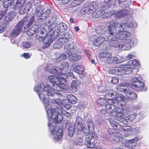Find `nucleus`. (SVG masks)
Returning a JSON list of instances; mask_svg holds the SVG:
<instances>
[{
    "label": "nucleus",
    "mask_w": 149,
    "mask_h": 149,
    "mask_svg": "<svg viewBox=\"0 0 149 149\" xmlns=\"http://www.w3.org/2000/svg\"><path fill=\"white\" fill-rule=\"evenodd\" d=\"M62 103V101L59 99L53 100L52 101V104H50L49 111H46L48 117L51 116V120L49 118L48 126L52 134H54L55 132L54 128L56 126L55 124L60 123L62 120L63 118L62 115L67 117L70 115V113L63 109Z\"/></svg>",
    "instance_id": "1"
},
{
    "label": "nucleus",
    "mask_w": 149,
    "mask_h": 149,
    "mask_svg": "<svg viewBox=\"0 0 149 149\" xmlns=\"http://www.w3.org/2000/svg\"><path fill=\"white\" fill-rule=\"evenodd\" d=\"M117 100L108 99L107 104L105 106L107 113L112 116L118 115L123 116V112L124 108L126 105L124 100V97L122 95L118 97Z\"/></svg>",
    "instance_id": "2"
},
{
    "label": "nucleus",
    "mask_w": 149,
    "mask_h": 149,
    "mask_svg": "<svg viewBox=\"0 0 149 149\" xmlns=\"http://www.w3.org/2000/svg\"><path fill=\"white\" fill-rule=\"evenodd\" d=\"M49 81L52 83V86L49 85L45 86L44 90L46 91L47 95L53 96L55 94H58L56 91H62L60 81H59L58 76L56 77L54 75H50L48 77Z\"/></svg>",
    "instance_id": "3"
},
{
    "label": "nucleus",
    "mask_w": 149,
    "mask_h": 149,
    "mask_svg": "<svg viewBox=\"0 0 149 149\" xmlns=\"http://www.w3.org/2000/svg\"><path fill=\"white\" fill-rule=\"evenodd\" d=\"M133 26V23L130 21H127L124 23H119L116 20H114L111 22L108 27V33L113 35L117 31H120L121 30L127 29V28L132 27Z\"/></svg>",
    "instance_id": "4"
},
{
    "label": "nucleus",
    "mask_w": 149,
    "mask_h": 149,
    "mask_svg": "<svg viewBox=\"0 0 149 149\" xmlns=\"http://www.w3.org/2000/svg\"><path fill=\"white\" fill-rule=\"evenodd\" d=\"M44 85L42 83L39 85L36 86L34 88V90L38 93L40 99L42 100V102L44 104L45 110L46 111H48L50 107V102L49 99H47L45 97L47 94V91L44 90Z\"/></svg>",
    "instance_id": "5"
},
{
    "label": "nucleus",
    "mask_w": 149,
    "mask_h": 149,
    "mask_svg": "<svg viewBox=\"0 0 149 149\" xmlns=\"http://www.w3.org/2000/svg\"><path fill=\"white\" fill-rule=\"evenodd\" d=\"M3 3L4 8L10 7L14 10L19 9L23 5L22 0H4Z\"/></svg>",
    "instance_id": "6"
},
{
    "label": "nucleus",
    "mask_w": 149,
    "mask_h": 149,
    "mask_svg": "<svg viewBox=\"0 0 149 149\" xmlns=\"http://www.w3.org/2000/svg\"><path fill=\"white\" fill-rule=\"evenodd\" d=\"M120 38V37L117 35L112 36H109L105 39H106V41H109L108 43L110 46L121 49L123 47L124 44L118 42V40Z\"/></svg>",
    "instance_id": "7"
},
{
    "label": "nucleus",
    "mask_w": 149,
    "mask_h": 149,
    "mask_svg": "<svg viewBox=\"0 0 149 149\" xmlns=\"http://www.w3.org/2000/svg\"><path fill=\"white\" fill-rule=\"evenodd\" d=\"M43 9L42 6L38 7L36 10L35 14L31 15V17L34 20L35 23L40 24L42 23L44 20L43 15Z\"/></svg>",
    "instance_id": "8"
},
{
    "label": "nucleus",
    "mask_w": 149,
    "mask_h": 149,
    "mask_svg": "<svg viewBox=\"0 0 149 149\" xmlns=\"http://www.w3.org/2000/svg\"><path fill=\"white\" fill-rule=\"evenodd\" d=\"M34 19H33L30 15L27 17L24 18L20 21L24 29H27L31 25L33 22Z\"/></svg>",
    "instance_id": "9"
},
{
    "label": "nucleus",
    "mask_w": 149,
    "mask_h": 149,
    "mask_svg": "<svg viewBox=\"0 0 149 149\" xmlns=\"http://www.w3.org/2000/svg\"><path fill=\"white\" fill-rule=\"evenodd\" d=\"M63 72H64L61 71V73H59V74L58 75L59 80L60 81V85L61 86L62 91L66 87V79L68 78L67 72H65V73H63Z\"/></svg>",
    "instance_id": "10"
},
{
    "label": "nucleus",
    "mask_w": 149,
    "mask_h": 149,
    "mask_svg": "<svg viewBox=\"0 0 149 149\" xmlns=\"http://www.w3.org/2000/svg\"><path fill=\"white\" fill-rule=\"evenodd\" d=\"M23 27L19 22L15 26V28L12 31L11 35L13 36H16L19 35L22 32Z\"/></svg>",
    "instance_id": "11"
},
{
    "label": "nucleus",
    "mask_w": 149,
    "mask_h": 149,
    "mask_svg": "<svg viewBox=\"0 0 149 149\" xmlns=\"http://www.w3.org/2000/svg\"><path fill=\"white\" fill-rule=\"evenodd\" d=\"M131 88L137 91H141L144 87V83L141 81L132 83L130 85Z\"/></svg>",
    "instance_id": "12"
},
{
    "label": "nucleus",
    "mask_w": 149,
    "mask_h": 149,
    "mask_svg": "<svg viewBox=\"0 0 149 149\" xmlns=\"http://www.w3.org/2000/svg\"><path fill=\"white\" fill-rule=\"evenodd\" d=\"M93 6L89 4L86 6L82 7L80 11V13L82 15H84L86 13L89 14L93 12Z\"/></svg>",
    "instance_id": "13"
},
{
    "label": "nucleus",
    "mask_w": 149,
    "mask_h": 149,
    "mask_svg": "<svg viewBox=\"0 0 149 149\" xmlns=\"http://www.w3.org/2000/svg\"><path fill=\"white\" fill-rule=\"evenodd\" d=\"M46 33L44 28L39 29L37 32L36 38L39 41L42 40L44 35H46Z\"/></svg>",
    "instance_id": "14"
},
{
    "label": "nucleus",
    "mask_w": 149,
    "mask_h": 149,
    "mask_svg": "<svg viewBox=\"0 0 149 149\" xmlns=\"http://www.w3.org/2000/svg\"><path fill=\"white\" fill-rule=\"evenodd\" d=\"M53 38H52L51 36L47 35L45 37H44L42 40L43 43L45 44V47L47 48L49 46L53 41Z\"/></svg>",
    "instance_id": "15"
},
{
    "label": "nucleus",
    "mask_w": 149,
    "mask_h": 149,
    "mask_svg": "<svg viewBox=\"0 0 149 149\" xmlns=\"http://www.w3.org/2000/svg\"><path fill=\"white\" fill-rule=\"evenodd\" d=\"M31 4L30 3H27L24 8H23L22 6L19 9V13L20 14L26 13L27 14L31 9Z\"/></svg>",
    "instance_id": "16"
},
{
    "label": "nucleus",
    "mask_w": 149,
    "mask_h": 149,
    "mask_svg": "<svg viewBox=\"0 0 149 149\" xmlns=\"http://www.w3.org/2000/svg\"><path fill=\"white\" fill-rule=\"evenodd\" d=\"M39 29L38 25H33L28 29L26 32V34L29 36H31L37 32Z\"/></svg>",
    "instance_id": "17"
},
{
    "label": "nucleus",
    "mask_w": 149,
    "mask_h": 149,
    "mask_svg": "<svg viewBox=\"0 0 149 149\" xmlns=\"http://www.w3.org/2000/svg\"><path fill=\"white\" fill-rule=\"evenodd\" d=\"M129 11L127 10L121 9L115 13V17L118 18L123 17L129 13Z\"/></svg>",
    "instance_id": "18"
},
{
    "label": "nucleus",
    "mask_w": 149,
    "mask_h": 149,
    "mask_svg": "<svg viewBox=\"0 0 149 149\" xmlns=\"http://www.w3.org/2000/svg\"><path fill=\"white\" fill-rule=\"evenodd\" d=\"M75 123L73 122H70L69 124L68 128V134L70 136H72L75 131Z\"/></svg>",
    "instance_id": "19"
},
{
    "label": "nucleus",
    "mask_w": 149,
    "mask_h": 149,
    "mask_svg": "<svg viewBox=\"0 0 149 149\" xmlns=\"http://www.w3.org/2000/svg\"><path fill=\"white\" fill-rule=\"evenodd\" d=\"M105 13V11L102 10L100 8L95 9L94 11V18H98L100 17Z\"/></svg>",
    "instance_id": "20"
},
{
    "label": "nucleus",
    "mask_w": 149,
    "mask_h": 149,
    "mask_svg": "<svg viewBox=\"0 0 149 149\" xmlns=\"http://www.w3.org/2000/svg\"><path fill=\"white\" fill-rule=\"evenodd\" d=\"M82 119L80 118H78L76 120V129L77 131H81L83 129V126L82 125Z\"/></svg>",
    "instance_id": "21"
},
{
    "label": "nucleus",
    "mask_w": 149,
    "mask_h": 149,
    "mask_svg": "<svg viewBox=\"0 0 149 149\" xmlns=\"http://www.w3.org/2000/svg\"><path fill=\"white\" fill-rule=\"evenodd\" d=\"M119 59L116 57H109L108 59L104 60V62L107 63L116 64L118 63Z\"/></svg>",
    "instance_id": "22"
},
{
    "label": "nucleus",
    "mask_w": 149,
    "mask_h": 149,
    "mask_svg": "<svg viewBox=\"0 0 149 149\" xmlns=\"http://www.w3.org/2000/svg\"><path fill=\"white\" fill-rule=\"evenodd\" d=\"M15 16V13L13 11H10L8 14H6L4 17V20L6 22L11 21Z\"/></svg>",
    "instance_id": "23"
},
{
    "label": "nucleus",
    "mask_w": 149,
    "mask_h": 149,
    "mask_svg": "<svg viewBox=\"0 0 149 149\" xmlns=\"http://www.w3.org/2000/svg\"><path fill=\"white\" fill-rule=\"evenodd\" d=\"M125 93L126 96L130 99L133 100L137 97L136 94L130 90H126Z\"/></svg>",
    "instance_id": "24"
},
{
    "label": "nucleus",
    "mask_w": 149,
    "mask_h": 149,
    "mask_svg": "<svg viewBox=\"0 0 149 149\" xmlns=\"http://www.w3.org/2000/svg\"><path fill=\"white\" fill-rule=\"evenodd\" d=\"M107 36L104 38L102 37H99L94 40V45L95 46H98L100 45L104 41V40L106 41V39Z\"/></svg>",
    "instance_id": "25"
},
{
    "label": "nucleus",
    "mask_w": 149,
    "mask_h": 149,
    "mask_svg": "<svg viewBox=\"0 0 149 149\" xmlns=\"http://www.w3.org/2000/svg\"><path fill=\"white\" fill-rule=\"evenodd\" d=\"M62 129H58L56 132V135L53 137L54 140L55 141H58L61 139L62 137Z\"/></svg>",
    "instance_id": "26"
},
{
    "label": "nucleus",
    "mask_w": 149,
    "mask_h": 149,
    "mask_svg": "<svg viewBox=\"0 0 149 149\" xmlns=\"http://www.w3.org/2000/svg\"><path fill=\"white\" fill-rule=\"evenodd\" d=\"M69 63L66 62H63L61 63V71L66 72L69 69Z\"/></svg>",
    "instance_id": "27"
},
{
    "label": "nucleus",
    "mask_w": 149,
    "mask_h": 149,
    "mask_svg": "<svg viewBox=\"0 0 149 149\" xmlns=\"http://www.w3.org/2000/svg\"><path fill=\"white\" fill-rule=\"evenodd\" d=\"M111 54L107 52H101L98 54V57L101 59H108L109 57H111Z\"/></svg>",
    "instance_id": "28"
},
{
    "label": "nucleus",
    "mask_w": 149,
    "mask_h": 149,
    "mask_svg": "<svg viewBox=\"0 0 149 149\" xmlns=\"http://www.w3.org/2000/svg\"><path fill=\"white\" fill-rule=\"evenodd\" d=\"M61 69L57 67H54L52 68L50 71L51 73L54 74L57 76L59 75V73H61Z\"/></svg>",
    "instance_id": "29"
},
{
    "label": "nucleus",
    "mask_w": 149,
    "mask_h": 149,
    "mask_svg": "<svg viewBox=\"0 0 149 149\" xmlns=\"http://www.w3.org/2000/svg\"><path fill=\"white\" fill-rule=\"evenodd\" d=\"M123 116H122L117 115L116 117H117L118 119V120L120 121V123L121 125L123 124L125 125H127L128 123L127 121V120L124 118V117H125V115L123 113Z\"/></svg>",
    "instance_id": "30"
},
{
    "label": "nucleus",
    "mask_w": 149,
    "mask_h": 149,
    "mask_svg": "<svg viewBox=\"0 0 149 149\" xmlns=\"http://www.w3.org/2000/svg\"><path fill=\"white\" fill-rule=\"evenodd\" d=\"M57 27L60 31L63 32L67 29L68 26L65 23L61 22L58 25Z\"/></svg>",
    "instance_id": "31"
},
{
    "label": "nucleus",
    "mask_w": 149,
    "mask_h": 149,
    "mask_svg": "<svg viewBox=\"0 0 149 149\" xmlns=\"http://www.w3.org/2000/svg\"><path fill=\"white\" fill-rule=\"evenodd\" d=\"M139 65L140 63L138 61L136 60H132V62L130 65V67H131V68H130V72H133V68H135L136 67V66Z\"/></svg>",
    "instance_id": "32"
},
{
    "label": "nucleus",
    "mask_w": 149,
    "mask_h": 149,
    "mask_svg": "<svg viewBox=\"0 0 149 149\" xmlns=\"http://www.w3.org/2000/svg\"><path fill=\"white\" fill-rule=\"evenodd\" d=\"M84 70V67L83 65H79L76 66L74 68V71L77 73L82 74Z\"/></svg>",
    "instance_id": "33"
},
{
    "label": "nucleus",
    "mask_w": 149,
    "mask_h": 149,
    "mask_svg": "<svg viewBox=\"0 0 149 149\" xmlns=\"http://www.w3.org/2000/svg\"><path fill=\"white\" fill-rule=\"evenodd\" d=\"M138 139L137 138L129 140L128 141L129 146L130 147H133L136 146L137 145L136 141H138Z\"/></svg>",
    "instance_id": "34"
},
{
    "label": "nucleus",
    "mask_w": 149,
    "mask_h": 149,
    "mask_svg": "<svg viewBox=\"0 0 149 149\" xmlns=\"http://www.w3.org/2000/svg\"><path fill=\"white\" fill-rule=\"evenodd\" d=\"M120 31V36L122 38L128 37L130 35V33L127 31L121 30Z\"/></svg>",
    "instance_id": "35"
},
{
    "label": "nucleus",
    "mask_w": 149,
    "mask_h": 149,
    "mask_svg": "<svg viewBox=\"0 0 149 149\" xmlns=\"http://www.w3.org/2000/svg\"><path fill=\"white\" fill-rule=\"evenodd\" d=\"M67 98L70 102L72 104L76 103L77 99L76 98L72 95H68L67 96Z\"/></svg>",
    "instance_id": "36"
},
{
    "label": "nucleus",
    "mask_w": 149,
    "mask_h": 149,
    "mask_svg": "<svg viewBox=\"0 0 149 149\" xmlns=\"http://www.w3.org/2000/svg\"><path fill=\"white\" fill-rule=\"evenodd\" d=\"M70 56H71L70 60H71L77 61L80 59L81 58V56L80 55L74 53H73V54L71 53V55Z\"/></svg>",
    "instance_id": "37"
},
{
    "label": "nucleus",
    "mask_w": 149,
    "mask_h": 149,
    "mask_svg": "<svg viewBox=\"0 0 149 149\" xmlns=\"http://www.w3.org/2000/svg\"><path fill=\"white\" fill-rule=\"evenodd\" d=\"M108 100H106L104 98H100L97 100V103L99 106L104 105L107 104Z\"/></svg>",
    "instance_id": "38"
},
{
    "label": "nucleus",
    "mask_w": 149,
    "mask_h": 149,
    "mask_svg": "<svg viewBox=\"0 0 149 149\" xmlns=\"http://www.w3.org/2000/svg\"><path fill=\"white\" fill-rule=\"evenodd\" d=\"M121 41L122 44H123L124 45V44H130L132 42V40L131 38L128 37L126 38H121Z\"/></svg>",
    "instance_id": "39"
},
{
    "label": "nucleus",
    "mask_w": 149,
    "mask_h": 149,
    "mask_svg": "<svg viewBox=\"0 0 149 149\" xmlns=\"http://www.w3.org/2000/svg\"><path fill=\"white\" fill-rule=\"evenodd\" d=\"M109 122L111 125L116 130L118 129V126L122 125L120 124L111 119L110 120Z\"/></svg>",
    "instance_id": "40"
},
{
    "label": "nucleus",
    "mask_w": 149,
    "mask_h": 149,
    "mask_svg": "<svg viewBox=\"0 0 149 149\" xmlns=\"http://www.w3.org/2000/svg\"><path fill=\"white\" fill-rule=\"evenodd\" d=\"M60 31L57 28L55 29L53 32L51 36L54 39H56L60 34Z\"/></svg>",
    "instance_id": "41"
},
{
    "label": "nucleus",
    "mask_w": 149,
    "mask_h": 149,
    "mask_svg": "<svg viewBox=\"0 0 149 149\" xmlns=\"http://www.w3.org/2000/svg\"><path fill=\"white\" fill-rule=\"evenodd\" d=\"M124 70V69H118L117 68H113L109 70L108 71V72L109 73L112 74H117V72H120L123 71Z\"/></svg>",
    "instance_id": "42"
},
{
    "label": "nucleus",
    "mask_w": 149,
    "mask_h": 149,
    "mask_svg": "<svg viewBox=\"0 0 149 149\" xmlns=\"http://www.w3.org/2000/svg\"><path fill=\"white\" fill-rule=\"evenodd\" d=\"M31 45V43L29 42L24 41L22 43V47L24 49H27L30 48Z\"/></svg>",
    "instance_id": "43"
},
{
    "label": "nucleus",
    "mask_w": 149,
    "mask_h": 149,
    "mask_svg": "<svg viewBox=\"0 0 149 149\" xmlns=\"http://www.w3.org/2000/svg\"><path fill=\"white\" fill-rule=\"evenodd\" d=\"M72 142L74 145H77L78 143H81L83 142L82 138L78 135L77 136V139L73 140Z\"/></svg>",
    "instance_id": "44"
},
{
    "label": "nucleus",
    "mask_w": 149,
    "mask_h": 149,
    "mask_svg": "<svg viewBox=\"0 0 149 149\" xmlns=\"http://www.w3.org/2000/svg\"><path fill=\"white\" fill-rule=\"evenodd\" d=\"M95 31L97 33L101 35L104 32V29L100 26H97L95 28Z\"/></svg>",
    "instance_id": "45"
},
{
    "label": "nucleus",
    "mask_w": 149,
    "mask_h": 149,
    "mask_svg": "<svg viewBox=\"0 0 149 149\" xmlns=\"http://www.w3.org/2000/svg\"><path fill=\"white\" fill-rule=\"evenodd\" d=\"M56 20L55 17H52L49 19L46 22L45 24L48 26L51 24H53L55 22Z\"/></svg>",
    "instance_id": "46"
},
{
    "label": "nucleus",
    "mask_w": 149,
    "mask_h": 149,
    "mask_svg": "<svg viewBox=\"0 0 149 149\" xmlns=\"http://www.w3.org/2000/svg\"><path fill=\"white\" fill-rule=\"evenodd\" d=\"M71 53L70 51L65 52L61 55L63 59L69 57L71 55Z\"/></svg>",
    "instance_id": "47"
},
{
    "label": "nucleus",
    "mask_w": 149,
    "mask_h": 149,
    "mask_svg": "<svg viewBox=\"0 0 149 149\" xmlns=\"http://www.w3.org/2000/svg\"><path fill=\"white\" fill-rule=\"evenodd\" d=\"M118 3L120 6L122 8H125L127 4L126 0H118Z\"/></svg>",
    "instance_id": "48"
},
{
    "label": "nucleus",
    "mask_w": 149,
    "mask_h": 149,
    "mask_svg": "<svg viewBox=\"0 0 149 149\" xmlns=\"http://www.w3.org/2000/svg\"><path fill=\"white\" fill-rule=\"evenodd\" d=\"M62 45L61 43L59 41L58 39L54 44L53 47L55 49H58L61 48L62 46Z\"/></svg>",
    "instance_id": "49"
},
{
    "label": "nucleus",
    "mask_w": 149,
    "mask_h": 149,
    "mask_svg": "<svg viewBox=\"0 0 149 149\" xmlns=\"http://www.w3.org/2000/svg\"><path fill=\"white\" fill-rule=\"evenodd\" d=\"M142 80V78L140 76L138 77V78L136 77H133L132 79V83H134L136 82H139L141 81Z\"/></svg>",
    "instance_id": "50"
},
{
    "label": "nucleus",
    "mask_w": 149,
    "mask_h": 149,
    "mask_svg": "<svg viewBox=\"0 0 149 149\" xmlns=\"http://www.w3.org/2000/svg\"><path fill=\"white\" fill-rule=\"evenodd\" d=\"M72 84L73 86L75 87L76 86H79L81 84V82L79 80L76 79V80H72Z\"/></svg>",
    "instance_id": "51"
},
{
    "label": "nucleus",
    "mask_w": 149,
    "mask_h": 149,
    "mask_svg": "<svg viewBox=\"0 0 149 149\" xmlns=\"http://www.w3.org/2000/svg\"><path fill=\"white\" fill-rule=\"evenodd\" d=\"M58 40H59V41L61 43L62 45H63V44L65 43L66 42H68L69 40L68 39L65 37L60 38L58 39Z\"/></svg>",
    "instance_id": "52"
},
{
    "label": "nucleus",
    "mask_w": 149,
    "mask_h": 149,
    "mask_svg": "<svg viewBox=\"0 0 149 149\" xmlns=\"http://www.w3.org/2000/svg\"><path fill=\"white\" fill-rule=\"evenodd\" d=\"M70 46L69 49L70 52H72L76 47V45L74 43H72L69 45Z\"/></svg>",
    "instance_id": "53"
},
{
    "label": "nucleus",
    "mask_w": 149,
    "mask_h": 149,
    "mask_svg": "<svg viewBox=\"0 0 149 149\" xmlns=\"http://www.w3.org/2000/svg\"><path fill=\"white\" fill-rule=\"evenodd\" d=\"M100 144L98 142L94 143V149H102L100 148Z\"/></svg>",
    "instance_id": "54"
},
{
    "label": "nucleus",
    "mask_w": 149,
    "mask_h": 149,
    "mask_svg": "<svg viewBox=\"0 0 149 149\" xmlns=\"http://www.w3.org/2000/svg\"><path fill=\"white\" fill-rule=\"evenodd\" d=\"M118 82V79L116 77H112L111 79V82L113 84H115Z\"/></svg>",
    "instance_id": "55"
},
{
    "label": "nucleus",
    "mask_w": 149,
    "mask_h": 149,
    "mask_svg": "<svg viewBox=\"0 0 149 149\" xmlns=\"http://www.w3.org/2000/svg\"><path fill=\"white\" fill-rule=\"evenodd\" d=\"M108 132L109 134L112 135L116 132V130L113 128H109L108 130Z\"/></svg>",
    "instance_id": "56"
},
{
    "label": "nucleus",
    "mask_w": 149,
    "mask_h": 149,
    "mask_svg": "<svg viewBox=\"0 0 149 149\" xmlns=\"http://www.w3.org/2000/svg\"><path fill=\"white\" fill-rule=\"evenodd\" d=\"M23 57L26 59L29 58L30 57V55L29 53H24L21 55Z\"/></svg>",
    "instance_id": "57"
},
{
    "label": "nucleus",
    "mask_w": 149,
    "mask_h": 149,
    "mask_svg": "<svg viewBox=\"0 0 149 149\" xmlns=\"http://www.w3.org/2000/svg\"><path fill=\"white\" fill-rule=\"evenodd\" d=\"M50 10L49 9H48L45 11L44 13L43 12V15H44L45 18L46 17L48 16L50 13Z\"/></svg>",
    "instance_id": "58"
},
{
    "label": "nucleus",
    "mask_w": 149,
    "mask_h": 149,
    "mask_svg": "<svg viewBox=\"0 0 149 149\" xmlns=\"http://www.w3.org/2000/svg\"><path fill=\"white\" fill-rule=\"evenodd\" d=\"M67 74H68V77H70V78L72 79H74L75 77L72 72H67Z\"/></svg>",
    "instance_id": "59"
},
{
    "label": "nucleus",
    "mask_w": 149,
    "mask_h": 149,
    "mask_svg": "<svg viewBox=\"0 0 149 149\" xmlns=\"http://www.w3.org/2000/svg\"><path fill=\"white\" fill-rule=\"evenodd\" d=\"M65 37L68 39L72 38V34L71 33H66L65 35Z\"/></svg>",
    "instance_id": "60"
},
{
    "label": "nucleus",
    "mask_w": 149,
    "mask_h": 149,
    "mask_svg": "<svg viewBox=\"0 0 149 149\" xmlns=\"http://www.w3.org/2000/svg\"><path fill=\"white\" fill-rule=\"evenodd\" d=\"M88 57V58L89 59L91 58V56L92 54V52L88 50H86L85 51Z\"/></svg>",
    "instance_id": "61"
},
{
    "label": "nucleus",
    "mask_w": 149,
    "mask_h": 149,
    "mask_svg": "<svg viewBox=\"0 0 149 149\" xmlns=\"http://www.w3.org/2000/svg\"><path fill=\"white\" fill-rule=\"evenodd\" d=\"M5 27V25L4 24L0 26V33H2L4 31Z\"/></svg>",
    "instance_id": "62"
},
{
    "label": "nucleus",
    "mask_w": 149,
    "mask_h": 149,
    "mask_svg": "<svg viewBox=\"0 0 149 149\" xmlns=\"http://www.w3.org/2000/svg\"><path fill=\"white\" fill-rule=\"evenodd\" d=\"M69 47L70 46L68 44H66L65 45L63 48L64 50L65 51V52H67V51H69V50H70L69 49Z\"/></svg>",
    "instance_id": "63"
},
{
    "label": "nucleus",
    "mask_w": 149,
    "mask_h": 149,
    "mask_svg": "<svg viewBox=\"0 0 149 149\" xmlns=\"http://www.w3.org/2000/svg\"><path fill=\"white\" fill-rule=\"evenodd\" d=\"M63 60V59L62 56L61 55H60L59 57H58L56 59L55 61L56 62L58 63L62 61Z\"/></svg>",
    "instance_id": "64"
}]
</instances>
